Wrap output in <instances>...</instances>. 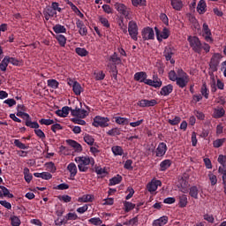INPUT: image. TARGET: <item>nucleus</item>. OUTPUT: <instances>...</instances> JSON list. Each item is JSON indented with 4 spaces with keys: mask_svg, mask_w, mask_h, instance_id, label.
Segmentation results:
<instances>
[{
    "mask_svg": "<svg viewBox=\"0 0 226 226\" xmlns=\"http://www.w3.org/2000/svg\"><path fill=\"white\" fill-rule=\"evenodd\" d=\"M176 56V49L170 46H168L164 49V57H171Z\"/></svg>",
    "mask_w": 226,
    "mask_h": 226,
    "instance_id": "obj_38",
    "label": "nucleus"
},
{
    "mask_svg": "<svg viewBox=\"0 0 226 226\" xmlns=\"http://www.w3.org/2000/svg\"><path fill=\"white\" fill-rule=\"evenodd\" d=\"M162 82L160 80V78L154 76L152 87H155V88L162 87Z\"/></svg>",
    "mask_w": 226,
    "mask_h": 226,
    "instance_id": "obj_56",
    "label": "nucleus"
},
{
    "mask_svg": "<svg viewBox=\"0 0 226 226\" xmlns=\"http://www.w3.org/2000/svg\"><path fill=\"white\" fill-rule=\"evenodd\" d=\"M218 172L222 175V185L226 186V167H219Z\"/></svg>",
    "mask_w": 226,
    "mask_h": 226,
    "instance_id": "obj_50",
    "label": "nucleus"
},
{
    "mask_svg": "<svg viewBox=\"0 0 226 226\" xmlns=\"http://www.w3.org/2000/svg\"><path fill=\"white\" fill-rule=\"evenodd\" d=\"M155 36L158 41H163V40H167L170 36V30L169 28L164 27L162 31H160L157 26L154 27Z\"/></svg>",
    "mask_w": 226,
    "mask_h": 226,
    "instance_id": "obj_7",
    "label": "nucleus"
},
{
    "mask_svg": "<svg viewBox=\"0 0 226 226\" xmlns=\"http://www.w3.org/2000/svg\"><path fill=\"white\" fill-rule=\"evenodd\" d=\"M84 142H86V144L88 146H93V144H94V138L89 134H86L84 136Z\"/></svg>",
    "mask_w": 226,
    "mask_h": 226,
    "instance_id": "obj_51",
    "label": "nucleus"
},
{
    "mask_svg": "<svg viewBox=\"0 0 226 226\" xmlns=\"http://www.w3.org/2000/svg\"><path fill=\"white\" fill-rule=\"evenodd\" d=\"M111 151L115 156H123V154H124V150H123V147L119 146L112 147Z\"/></svg>",
    "mask_w": 226,
    "mask_h": 226,
    "instance_id": "obj_29",
    "label": "nucleus"
},
{
    "mask_svg": "<svg viewBox=\"0 0 226 226\" xmlns=\"http://www.w3.org/2000/svg\"><path fill=\"white\" fill-rule=\"evenodd\" d=\"M168 123L170 124H171V126H176L178 124L181 123V117H175L174 119H169L168 120Z\"/></svg>",
    "mask_w": 226,
    "mask_h": 226,
    "instance_id": "obj_58",
    "label": "nucleus"
},
{
    "mask_svg": "<svg viewBox=\"0 0 226 226\" xmlns=\"http://www.w3.org/2000/svg\"><path fill=\"white\" fill-rule=\"evenodd\" d=\"M217 162H219V163L222 166L220 167H226V156L225 155H219Z\"/></svg>",
    "mask_w": 226,
    "mask_h": 226,
    "instance_id": "obj_63",
    "label": "nucleus"
},
{
    "mask_svg": "<svg viewBox=\"0 0 226 226\" xmlns=\"http://www.w3.org/2000/svg\"><path fill=\"white\" fill-rule=\"evenodd\" d=\"M23 117H25L23 119L25 120L26 126L28 128H40V124H38V122H33L29 114L25 113Z\"/></svg>",
    "mask_w": 226,
    "mask_h": 226,
    "instance_id": "obj_12",
    "label": "nucleus"
},
{
    "mask_svg": "<svg viewBox=\"0 0 226 226\" xmlns=\"http://www.w3.org/2000/svg\"><path fill=\"white\" fill-rule=\"evenodd\" d=\"M179 207H186L188 206V197L186 194H183L179 197Z\"/></svg>",
    "mask_w": 226,
    "mask_h": 226,
    "instance_id": "obj_39",
    "label": "nucleus"
},
{
    "mask_svg": "<svg viewBox=\"0 0 226 226\" xmlns=\"http://www.w3.org/2000/svg\"><path fill=\"white\" fill-rule=\"evenodd\" d=\"M8 64H10V60L9 58L4 57L0 63L1 72H6V68H8Z\"/></svg>",
    "mask_w": 226,
    "mask_h": 226,
    "instance_id": "obj_44",
    "label": "nucleus"
},
{
    "mask_svg": "<svg viewBox=\"0 0 226 226\" xmlns=\"http://www.w3.org/2000/svg\"><path fill=\"white\" fill-rule=\"evenodd\" d=\"M67 144L71 146V147H74L76 149L77 153H80L82 151V145L79 144V142L73 140V139H68Z\"/></svg>",
    "mask_w": 226,
    "mask_h": 226,
    "instance_id": "obj_27",
    "label": "nucleus"
},
{
    "mask_svg": "<svg viewBox=\"0 0 226 226\" xmlns=\"http://www.w3.org/2000/svg\"><path fill=\"white\" fill-rule=\"evenodd\" d=\"M71 114L74 117H79V119H86V117L89 116V111L76 107L74 109H71Z\"/></svg>",
    "mask_w": 226,
    "mask_h": 226,
    "instance_id": "obj_9",
    "label": "nucleus"
},
{
    "mask_svg": "<svg viewBox=\"0 0 226 226\" xmlns=\"http://www.w3.org/2000/svg\"><path fill=\"white\" fill-rule=\"evenodd\" d=\"M187 41H189L191 49H192L194 52H197V54H200L202 52V42L199 37L190 35L188 36Z\"/></svg>",
    "mask_w": 226,
    "mask_h": 226,
    "instance_id": "obj_3",
    "label": "nucleus"
},
{
    "mask_svg": "<svg viewBox=\"0 0 226 226\" xmlns=\"http://www.w3.org/2000/svg\"><path fill=\"white\" fill-rule=\"evenodd\" d=\"M93 195L85 194L81 198H79V202H93Z\"/></svg>",
    "mask_w": 226,
    "mask_h": 226,
    "instance_id": "obj_46",
    "label": "nucleus"
},
{
    "mask_svg": "<svg viewBox=\"0 0 226 226\" xmlns=\"http://www.w3.org/2000/svg\"><path fill=\"white\" fill-rule=\"evenodd\" d=\"M115 123L117 124H121L122 126H124L126 124H130V119L126 117H115Z\"/></svg>",
    "mask_w": 226,
    "mask_h": 226,
    "instance_id": "obj_28",
    "label": "nucleus"
},
{
    "mask_svg": "<svg viewBox=\"0 0 226 226\" xmlns=\"http://www.w3.org/2000/svg\"><path fill=\"white\" fill-rule=\"evenodd\" d=\"M72 91L76 96H80L82 93V86H80V83L75 81V83H73Z\"/></svg>",
    "mask_w": 226,
    "mask_h": 226,
    "instance_id": "obj_35",
    "label": "nucleus"
},
{
    "mask_svg": "<svg viewBox=\"0 0 226 226\" xmlns=\"http://www.w3.org/2000/svg\"><path fill=\"white\" fill-rule=\"evenodd\" d=\"M208 177L212 186H215V185L218 183V178L216 177V175L210 172L208 174Z\"/></svg>",
    "mask_w": 226,
    "mask_h": 226,
    "instance_id": "obj_59",
    "label": "nucleus"
},
{
    "mask_svg": "<svg viewBox=\"0 0 226 226\" xmlns=\"http://www.w3.org/2000/svg\"><path fill=\"white\" fill-rule=\"evenodd\" d=\"M121 132H122L121 128L114 127L111 130L108 131L106 133L109 137H117L121 135Z\"/></svg>",
    "mask_w": 226,
    "mask_h": 226,
    "instance_id": "obj_32",
    "label": "nucleus"
},
{
    "mask_svg": "<svg viewBox=\"0 0 226 226\" xmlns=\"http://www.w3.org/2000/svg\"><path fill=\"white\" fill-rule=\"evenodd\" d=\"M72 110H73V109H72L68 106H64V107L62 108V109H57L56 111V114L59 117H67L68 114H70V111L72 112Z\"/></svg>",
    "mask_w": 226,
    "mask_h": 226,
    "instance_id": "obj_16",
    "label": "nucleus"
},
{
    "mask_svg": "<svg viewBox=\"0 0 226 226\" xmlns=\"http://www.w3.org/2000/svg\"><path fill=\"white\" fill-rule=\"evenodd\" d=\"M45 20H50V17H57V12L50 7V5L46 6L42 11Z\"/></svg>",
    "mask_w": 226,
    "mask_h": 226,
    "instance_id": "obj_11",
    "label": "nucleus"
},
{
    "mask_svg": "<svg viewBox=\"0 0 226 226\" xmlns=\"http://www.w3.org/2000/svg\"><path fill=\"white\" fill-rule=\"evenodd\" d=\"M172 91H174V86H172V84H169L162 87L160 94L162 96H169Z\"/></svg>",
    "mask_w": 226,
    "mask_h": 226,
    "instance_id": "obj_17",
    "label": "nucleus"
},
{
    "mask_svg": "<svg viewBox=\"0 0 226 226\" xmlns=\"http://www.w3.org/2000/svg\"><path fill=\"white\" fill-rule=\"evenodd\" d=\"M56 38L59 45H61V47H64V45H66V37H64V35L58 34V35H56Z\"/></svg>",
    "mask_w": 226,
    "mask_h": 226,
    "instance_id": "obj_54",
    "label": "nucleus"
},
{
    "mask_svg": "<svg viewBox=\"0 0 226 226\" xmlns=\"http://www.w3.org/2000/svg\"><path fill=\"white\" fill-rule=\"evenodd\" d=\"M206 8H207V4H206V1L200 0L198 3V6H197L198 13H200V15H204V13H206Z\"/></svg>",
    "mask_w": 226,
    "mask_h": 226,
    "instance_id": "obj_22",
    "label": "nucleus"
},
{
    "mask_svg": "<svg viewBox=\"0 0 226 226\" xmlns=\"http://www.w3.org/2000/svg\"><path fill=\"white\" fill-rule=\"evenodd\" d=\"M147 79V74L145 72H139L134 74V80L137 82H145Z\"/></svg>",
    "mask_w": 226,
    "mask_h": 226,
    "instance_id": "obj_23",
    "label": "nucleus"
},
{
    "mask_svg": "<svg viewBox=\"0 0 226 226\" xmlns=\"http://www.w3.org/2000/svg\"><path fill=\"white\" fill-rule=\"evenodd\" d=\"M123 181V177L121 175H117L109 179V186H116V185H119Z\"/></svg>",
    "mask_w": 226,
    "mask_h": 226,
    "instance_id": "obj_30",
    "label": "nucleus"
},
{
    "mask_svg": "<svg viewBox=\"0 0 226 226\" xmlns=\"http://www.w3.org/2000/svg\"><path fill=\"white\" fill-rule=\"evenodd\" d=\"M88 222H89L92 225H95V226L102 225V223H103V221H102V219H100V217H93V218H90V219L88 220Z\"/></svg>",
    "mask_w": 226,
    "mask_h": 226,
    "instance_id": "obj_52",
    "label": "nucleus"
},
{
    "mask_svg": "<svg viewBox=\"0 0 226 226\" xmlns=\"http://www.w3.org/2000/svg\"><path fill=\"white\" fill-rule=\"evenodd\" d=\"M225 116V109L223 107L216 108L214 109L212 117L214 119H220Z\"/></svg>",
    "mask_w": 226,
    "mask_h": 226,
    "instance_id": "obj_19",
    "label": "nucleus"
},
{
    "mask_svg": "<svg viewBox=\"0 0 226 226\" xmlns=\"http://www.w3.org/2000/svg\"><path fill=\"white\" fill-rule=\"evenodd\" d=\"M118 26L120 29L123 31L124 34L128 33V26L126 24H124V18H120L119 22H118Z\"/></svg>",
    "mask_w": 226,
    "mask_h": 226,
    "instance_id": "obj_43",
    "label": "nucleus"
},
{
    "mask_svg": "<svg viewBox=\"0 0 226 226\" xmlns=\"http://www.w3.org/2000/svg\"><path fill=\"white\" fill-rule=\"evenodd\" d=\"M167 144L164 142L159 143L157 148L154 150V147L149 148V151L151 153H155V156L158 158H162V156H165V153H167Z\"/></svg>",
    "mask_w": 226,
    "mask_h": 226,
    "instance_id": "obj_6",
    "label": "nucleus"
},
{
    "mask_svg": "<svg viewBox=\"0 0 226 226\" xmlns=\"http://www.w3.org/2000/svg\"><path fill=\"white\" fill-rule=\"evenodd\" d=\"M10 220L11 225L12 226H20V223H22V222H20V218H19L17 215L11 216Z\"/></svg>",
    "mask_w": 226,
    "mask_h": 226,
    "instance_id": "obj_45",
    "label": "nucleus"
},
{
    "mask_svg": "<svg viewBox=\"0 0 226 226\" xmlns=\"http://www.w3.org/2000/svg\"><path fill=\"white\" fill-rule=\"evenodd\" d=\"M124 206L125 208L124 209L125 213H130V211H132V209H135V204L129 201H124Z\"/></svg>",
    "mask_w": 226,
    "mask_h": 226,
    "instance_id": "obj_47",
    "label": "nucleus"
},
{
    "mask_svg": "<svg viewBox=\"0 0 226 226\" xmlns=\"http://www.w3.org/2000/svg\"><path fill=\"white\" fill-rule=\"evenodd\" d=\"M65 222L70 220H79V215L75 213H68L64 217Z\"/></svg>",
    "mask_w": 226,
    "mask_h": 226,
    "instance_id": "obj_55",
    "label": "nucleus"
},
{
    "mask_svg": "<svg viewBox=\"0 0 226 226\" xmlns=\"http://www.w3.org/2000/svg\"><path fill=\"white\" fill-rule=\"evenodd\" d=\"M170 3L173 10H177V11H180L181 8H183V2L181 0H170Z\"/></svg>",
    "mask_w": 226,
    "mask_h": 226,
    "instance_id": "obj_33",
    "label": "nucleus"
},
{
    "mask_svg": "<svg viewBox=\"0 0 226 226\" xmlns=\"http://www.w3.org/2000/svg\"><path fill=\"white\" fill-rule=\"evenodd\" d=\"M95 80H103L105 79V74L103 73V71H101L99 72H94Z\"/></svg>",
    "mask_w": 226,
    "mask_h": 226,
    "instance_id": "obj_64",
    "label": "nucleus"
},
{
    "mask_svg": "<svg viewBox=\"0 0 226 226\" xmlns=\"http://www.w3.org/2000/svg\"><path fill=\"white\" fill-rule=\"evenodd\" d=\"M67 170L70 172V177L72 179H75V176H77V164L75 162H71L67 166Z\"/></svg>",
    "mask_w": 226,
    "mask_h": 226,
    "instance_id": "obj_18",
    "label": "nucleus"
},
{
    "mask_svg": "<svg viewBox=\"0 0 226 226\" xmlns=\"http://www.w3.org/2000/svg\"><path fill=\"white\" fill-rule=\"evenodd\" d=\"M169 223V217L167 215H163L160 217L159 219H156L153 222V226H163L167 225Z\"/></svg>",
    "mask_w": 226,
    "mask_h": 226,
    "instance_id": "obj_20",
    "label": "nucleus"
},
{
    "mask_svg": "<svg viewBox=\"0 0 226 226\" xmlns=\"http://www.w3.org/2000/svg\"><path fill=\"white\" fill-rule=\"evenodd\" d=\"M115 9L120 15H122V19H125L126 20L133 19V11H132V8L124 5V4H115Z\"/></svg>",
    "mask_w": 226,
    "mask_h": 226,
    "instance_id": "obj_2",
    "label": "nucleus"
},
{
    "mask_svg": "<svg viewBox=\"0 0 226 226\" xmlns=\"http://www.w3.org/2000/svg\"><path fill=\"white\" fill-rule=\"evenodd\" d=\"M14 146L19 149H29V146H26L20 139H14Z\"/></svg>",
    "mask_w": 226,
    "mask_h": 226,
    "instance_id": "obj_49",
    "label": "nucleus"
},
{
    "mask_svg": "<svg viewBox=\"0 0 226 226\" xmlns=\"http://www.w3.org/2000/svg\"><path fill=\"white\" fill-rule=\"evenodd\" d=\"M48 87H51L52 89H57L59 87V82L54 79L47 80Z\"/></svg>",
    "mask_w": 226,
    "mask_h": 226,
    "instance_id": "obj_42",
    "label": "nucleus"
},
{
    "mask_svg": "<svg viewBox=\"0 0 226 226\" xmlns=\"http://www.w3.org/2000/svg\"><path fill=\"white\" fill-rule=\"evenodd\" d=\"M39 123L40 124H45V126H50V124H54V120L41 118V120H39Z\"/></svg>",
    "mask_w": 226,
    "mask_h": 226,
    "instance_id": "obj_60",
    "label": "nucleus"
},
{
    "mask_svg": "<svg viewBox=\"0 0 226 226\" xmlns=\"http://www.w3.org/2000/svg\"><path fill=\"white\" fill-rule=\"evenodd\" d=\"M109 123H110V118L96 116L94 117V122L92 124L93 126H94V128H99V126L101 128H107V126H109Z\"/></svg>",
    "mask_w": 226,
    "mask_h": 226,
    "instance_id": "obj_5",
    "label": "nucleus"
},
{
    "mask_svg": "<svg viewBox=\"0 0 226 226\" xmlns=\"http://www.w3.org/2000/svg\"><path fill=\"white\" fill-rule=\"evenodd\" d=\"M107 66L110 72V73L114 72H117V66H116V64H112L109 62V60L107 61Z\"/></svg>",
    "mask_w": 226,
    "mask_h": 226,
    "instance_id": "obj_62",
    "label": "nucleus"
},
{
    "mask_svg": "<svg viewBox=\"0 0 226 226\" xmlns=\"http://www.w3.org/2000/svg\"><path fill=\"white\" fill-rule=\"evenodd\" d=\"M170 165H172V161H170V159H165L160 163V170L162 172H165V170H167V169H169Z\"/></svg>",
    "mask_w": 226,
    "mask_h": 226,
    "instance_id": "obj_26",
    "label": "nucleus"
},
{
    "mask_svg": "<svg viewBox=\"0 0 226 226\" xmlns=\"http://www.w3.org/2000/svg\"><path fill=\"white\" fill-rule=\"evenodd\" d=\"M202 31H203L206 41H207L208 43H213V37H211L212 36L211 29H209V26L207 25V23L203 24Z\"/></svg>",
    "mask_w": 226,
    "mask_h": 226,
    "instance_id": "obj_13",
    "label": "nucleus"
},
{
    "mask_svg": "<svg viewBox=\"0 0 226 226\" xmlns=\"http://www.w3.org/2000/svg\"><path fill=\"white\" fill-rule=\"evenodd\" d=\"M178 185L183 193H186V192H188V186H190V184L186 181V179L182 177L181 179H179Z\"/></svg>",
    "mask_w": 226,
    "mask_h": 226,
    "instance_id": "obj_24",
    "label": "nucleus"
},
{
    "mask_svg": "<svg viewBox=\"0 0 226 226\" xmlns=\"http://www.w3.org/2000/svg\"><path fill=\"white\" fill-rule=\"evenodd\" d=\"M24 179L26 183H31L33 181V174L29 171V168H25L23 170Z\"/></svg>",
    "mask_w": 226,
    "mask_h": 226,
    "instance_id": "obj_37",
    "label": "nucleus"
},
{
    "mask_svg": "<svg viewBox=\"0 0 226 226\" xmlns=\"http://www.w3.org/2000/svg\"><path fill=\"white\" fill-rule=\"evenodd\" d=\"M53 31L56 34H61L66 33V27L61 24H56L53 26Z\"/></svg>",
    "mask_w": 226,
    "mask_h": 226,
    "instance_id": "obj_31",
    "label": "nucleus"
},
{
    "mask_svg": "<svg viewBox=\"0 0 226 226\" xmlns=\"http://www.w3.org/2000/svg\"><path fill=\"white\" fill-rule=\"evenodd\" d=\"M169 79L172 82H176L177 79H179V77L177 76V72H176V71H170L169 72Z\"/></svg>",
    "mask_w": 226,
    "mask_h": 226,
    "instance_id": "obj_57",
    "label": "nucleus"
},
{
    "mask_svg": "<svg viewBox=\"0 0 226 226\" xmlns=\"http://www.w3.org/2000/svg\"><path fill=\"white\" fill-rule=\"evenodd\" d=\"M200 94L202 96H204V98L206 100H207L209 98V90L207 89V85L206 83H204L201 86Z\"/></svg>",
    "mask_w": 226,
    "mask_h": 226,
    "instance_id": "obj_40",
    "label": "nucleus"
},
{
    "mask_svg": "<svg viewBox=\"0 0 226 226\" xmlns=\"http://www.w3.org/2000/svg\"><path fill=\"white\" fill-rule=\"evenodd\" d=\"M74 162L78 163V169L79 172H87L89 167L87 165H94V159L89 156H78L75 157Z\"/></svg>",
    "mask_w": 226,
    "mask_h": 226,
    "instance_id": "obj_1",
    "label": "nucleus"
},
{
    "mask_svg": "<svg viewBox=\"0 0 226 226\" xmlns=\"http://www.w3.org/2000/svg\"><path fill=\"white\" fill-rule=\"evenodd\" d=\"M160 20H162V22L165 25V26H169V17L167 16V14L165 13H161L160 16Z\"/></svg>",
    "mask_w": 226,
    "mask_h": 226,
    "instance_id": "obj_61",
    "label": "nucleus"
},
{
    "mask_svg": "<svg viewBox=\"0 0 226 226\" xmlns=\"http://www.w3.org/2000/svg\"><path fill=\"white\" fill-rule=\"evenodd\" d=\"M3 197H8V199H13V194L10 193V190L4 185H0V199Z\"/></svg>",
    "mask_w": 226,
    "mask_h": 226,
    "instance_id": "obj_21",
    "label": "nucleus"
},
{
    "mask_svg": "<svg viewBox=\"0 0 226 226\" xmlns=\"http://www.w3.org/2000/svg\"><path fill=\"white\" fill-rule=\"evenodd\" d=\"M189 195L192 197V199H199V188L197 185H192L190 187Z\"/></svg>",
    "mask_w": 226,
    "mask_h": 226,
    "instance_id": "obj_36",
    "label": "nucleus"
},
{
    "mask_svg": "<svg viewBox=\"0 0 226 226\" xmlns=\"http://www.w3.org/2000/svg\"><path fill=\"white\" fill-rule=\"evenodd\" d=\"M99 22L103 26V27H110V23L109 22V19L105 17L99 16Z\"/></svg>",
    "mask_w": 226,
    "mask_h": 226,
    "instance_id": "obj_53",
    "label": "nucleus"
},
{
    "mask_svg": "<svg viewBox=\"0 0 226 226\" xmlns=\"http://www.w3.org/2000/svg\"><path fill=\"white\" fill-rule=\"evenodd\" d=\"M189 82H190V76H185L183 78H177L176 84L181 89H185V87H186V86H188Z\"/></svg>",
    "mask_w": 226,
    "mask_h": 226,
    "instance_id": "obj_15",
    "label": "nucleus"
},
{
    "mask_svg": "<svg viewBox=\"0 0 226 226\" xmlns=\"http://www.w3.org/2000/svg\"><path fill=\"white\" fill-rule=\"evenodd\" d=\"M218 64H220V60L216 57H212L209 63L210 70L212 72H218Z\"/></svg>",
    "mask_w": 226,
    "mask_h": 226,
    "instance_id": "obj_25",
    "label": "nucleus"
},
{
    "mask_svg": "<svg viewBox=\"0 0 226 226\" xmlns=\"http://www.w3.org/2000/svg\"><path fill=\"white\" fill-rule=\"evenodd\" d=\"M225 141H226L225 138L217 139L213 141V147L215 149H218L219 147H222V146H223V144H225Z\"/></svg>",
    "mask_w": 226,
    "mask_h": 226,
    "instance_id": "obj_41",
    "label": "nucleus"
},
{
    "mask_svg": "<svg viewBox=\"0 0 226 226\" xmlns=\"http://www.w3.org/2000/svg\"><path fill=\"white\" fill-rule=\"evenodd\" d=\"M9 63L13 64V66H22L24 64V61L19 57H9Z\"/></svg>",
    "mask_w": 226,
    "mask_h": 226,
    "instance_id": "obj_34",
    "label": "nucleus"
},
{
    "mask_svg": "<svg viewBox=\"0 0 226 226\" xmlns=\"http://www.w3.org/2000/svg\"><path fill=\"white\" fill-rule=\"evenodd\" d=\"M162 185V181L160 180H152L150 183L147 184V191L151 192H156L158 190V186Z\"/></svg>",
    "mask_w": 226,
    "mask_h": 226,
    "instance_id": "obj_14",
    "label": "nucleus"
},
{
    "mask_svg": "<svg viewBox=\"0 0 226 226\" xmlns=\"http://www.w3.org/2000/svg\"><path fill=\"white\" fill-rule=\"evenodd\" d=\"M75 52L76 54H78V56H80L81 57H86V56L89 54V52L84 48H76Z\"/></svg>",
    "mask_w": 226,
    "mask_h": 226,
    "instance_id": "obj_48",
    "label": "nucleus"
},
{
    "mask_svg": "<svg viewBox=\"0 0 226 226\" xmlns=\"http://www.w3.org/2000/svg\"><path fill=\"white\" fill-rule=\"evenodd\" d=\"M128 33L132 40L134 41H137L139 40V26L137 25V22L134 20H131L128 23Z\"/></svg>",
    "mask_w": 226,
    "mask_h": 226,
    "instance_id": "obj_4",
    "label": "nucleus"
},
{
    "mask_svg": "<svg viewBox=\"0 0 226 226\" xmlns=\"http://www.w3.org/2000/svg\"><path fill=\"white\" fill-rule=\"evenodd\" d=\"M155 105H158V101L155 99L147 100V99H142L138 102V106L141 107L142 109L146 107H154Z\"/></svg>",
    "mask_w": 226,
    "mask_h": 226,
    "instance_id": "obj_10",
    "label": "nucleus"
},
{
    "mask_svg": "<svg viewBox=\"0 0 226 226\" xmlns=\"http://www.w3.org/2000/svg\"><path fill=\"white\" fill-rule=\"evenodd\" d=\"M141 36L144 41H147L148 40H154V30H153V28L149 26H147L142 29Z\"/></svg>",
    "mask_w": 226,
    "mask_h": 226,
    "instance_id": "obj_8",
    "label": "nucleus"
}]
</instances>
